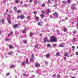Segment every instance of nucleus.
Listing matches in <instances>:
<instances>
[{"mask_svg": "<svg viewBox=\"0 0 78 78\" xmlns=\"http://www.w3.org/2000/svg\"><path fill=\"white\" fill-rule=\"evenodd\" d=\"M50 39L51 42H56L57 41V37L54 36H52L50 37Z\"/></svg>", "mask_w": 78, "mask_h": 78, "instance_id": "f257e3e1", "label": "nucleus"}, {"mask_svg": "<svg viewBox=\"0 0 78 78\" xmlns=\"http://www.w3.org/2000/svg\"><path fill=\"white\" fill-rule=\"evenodd\" d=\"M31 58L30 59V61L32 62H34V54H33L32 55H31Z\"/></svg>", "mask_w": 78, "mask_h": 78, "instance_id": "f03ea898", "label": "nucleus"}, {"mask_svg": "<svg viewBox=\"0 0 78 78\" xmlns=\"http://www.w3.org/2000/svg\"><path fill=\"white\" fill-rule=\"evenodd\" d=\"M76 4H73L72 5V7L71 8V9L72 10H74L75 9H76V10H77V9L76 7Z\"/></svg>", "mask_w": 78, "mask_h": 78, "instance_id": "7ed1b4c3", "label": "nucleus"}, {"mask_svg": "<svg viewBox=\"0 0 78 78\" xmlns=\"http://www.w3.org/2000/svg\"><path fill=\"white\" fill-rule=\"evenodd\" d=\"M35 67L37 68H39L41 67V65H40V63H39L38 62H36L35 63Z\"/></svg>", "mask_w": 78, "mask_h": 78, "instance_id": "20e7f679", "label": "nucleus"}, {"mask_svg": "<svg viewBox=\"0 0 78 78\" xmlns=\"http://www.w3.org/2000/svg\"><path fill=\"white\" fill-rule=\"evenodd\" d=\"M53 16L56 17H58L59 16V14L58 12H54L53 14Z\"/></svg>", "mask_w": 78, "mask_h": 78, "instance_id": "39448f33", "label": "nucleus"}, {"mask_svg": "<svg viewBox=\"0 0 78 78\" xmlns=\"http://www.w3.org/2000/svg\"><path fill=\"white\" fill-rule=\"evenodd\" d=\"M48 41H49L47 37H46L44 38V39L43 40V42H46Z\"/></svg>", "mask_w": 78, "mask_h": 78, "instance_id": "423d86ee", "label": "nucleus"}, {"mask_svg": "<svg viewBox=\"0 0 78 78\" xmlns=\"http://www.w3.org/2000/svg\"><path fill=\"white\" fill-rule=\"evenodd\" d=\"M64 56L65 57H69V55H68V53L67 52H65L64 54Z\"/></svg>", "mask_w": 78, "mask_h": 78, "instance_id": "0eeeda50", "label": "nucleus"}, {"mask_svg": "<svg viewBox=\"0 0 78 78\" xmlns=\"http://www.w3.org/2000/svg\"><path fill=\"white\" fill-rule=\"evenodd\" d=\"M18 26H19L18 24H16L15 25H13V28H17V27H18Z\"/></svg>", "mask_w": 78, "mask_h": 78, "instance_id": "6e6552de", "label": "nucleus"}, {"mask_svg": "<svg viewBox=\"0 0 78 78\" xmlns=\"http://www.w3.org/2000/svg\"><path fill=\"white\" fill-rule=\"evenodd\" d=\"M40 16L41 17V19H44L45 17V16L43 14H41L40 15Z\"/></svg>", "mask_w": 78, "mask_h": 78, "instance_id": "1a4fd4ad", "label": "nucleus"}, {"mask_svg": "<svg viewBox=\"0 0 78 78\" xmlns=\"http://www.w3.org/2000/svg\"><path fill=\"white\" fill-rule=\"evenodd\" d=\"M20 18L21 20H23L25 18V16L23 15H21L20 16Z\"/></svg>", "mask_w": 78, "mask_h": 78, "instance_id": "9d476101", "label": "nucleus"}, {"mask_svg": "<svg viewBox=\"0 0 78 78\" xmlns=\"http://www.w3.org/2000/svg\"><path fill=\"white\" fill-rule=\"evenodd\" d=\"M64 44V43H61V44H60V45H59V46H58L59 48L60 47H64V46L63 45Z\"/></svg>", "mask_w": 78, "mask_h": 78, "instance_id": "9b49d317", "label": "nucleus"}, {"mask_svg": "<svg viewBox=\"0 0 78 78\" xmlns=\"http://www.w3.org/2000/svg\"><path fill=\"white\" fill-rule=\"evenodd\" d=\"M7 21H8V23H9V24H12V22L10 21V19H7Z\"/></svg>", "mask_w": 78, "mask_h": 78, "instance_id": "f8f14e48", "label": "nucleus"}, {"mask_svg": "<svg viewBox=\"0 0 78 78\" xmlns=\"http://www.w3.org/2000/svg\"><path fill=\"white\" fill-rule=\"evenodd\" d=\"M9 48L10 49L13 48V47L11 45H9Z\"/></svg>", "mask_w": 78, "mask_h": 78, "instance_id": "ddd939ff", "label": "nucleus"}, {"mask_svg": "<svg viewBox=\"0 0 78 78\" xmlns=\"http://www.w3.org/2000/svg\"><path fill=\"white\" fill-rule=\"evenodd\" d=\"M68 30V29H67L66 27H64V32H66Z\"/></svg>", "mask_w": 78, "mask_h": 78, "instance_id": "4468645a", "label": "nucleus"}, {"mask_svg": "<svg viewBox=\"0 0 78 78\" xmlns=\"http://www.w3.org/2000/svg\"><path fill=\"white\" fill-rule=\"evenodd\" d=\"M43 23V22H39L38 23H37V25H38L39 26H41V23L42 24Z\"/></svg>", "mask_w": 78, "mask_h": 78, "instance_id": "2eb2a0df", "label": "nucleus"}, {"mask_svg": "<svg viewBox=\"0 0 78 78\" xmlns=\"http://www.w3.org/2000/svg\"><path fill=\"white\" fill-rule=\"evenodd\" d=\"M46 57L48 58L50 57V54H47V55H46Z\"/></svg>", "mask_w": 78, "mask_h": 78, "instance_id": "dca6fc26", "label": "nucleus"}, {"mask_svg": "<svg viewBox=\"0 0 78 78\" xmlns=\"http://www.w3.org/2000/svg\"><path fill=\"white\" fill-rule=\"evenodd\" d=\"M56 55L57 56H61V55H60V54L59 53H56Z\"/></svg>", "mask_w": 78, "mask_h": 78, "instance_id": "f3484780", "label": "nucleus"}, {"mask_svg": "<svg viewBox=\"0 0 78 78\" xmlns=\"http://www.w3.org/2000/svg\"><path fill=\"white\" fill-rule=\"evenodd\" d=\"M41 11L42 12L41 14H46V12L44 10H41Z\"/></svg>", "mask_w": 78, "mask_h": 78, "instance_id": "a211bd4d", "label": "nucleus"}, {"mask_svg": "<svg viewBox=\"0 0 78 78\" xmlns=\"http://www.w3.org/2000/svg\"><path fill=\"white\" fill-rule=\"evenodd\" d=\"M13 52L12 51H10L9 52V53H8V54L9 55H12V53Z\"/></svg>", "mask_w": 78, "mask_h": 78, "instance_id": "6ab92c4d", "label": "nucleus"}, {"mask_svg": "<svg viewBox=\"0 0 78 78\" xmlns=\"http://www.w3.org/2000/svg\"><path fill=\"white\" fill-rule=\"evenodd\" d=\"M13 33V32L12 31H11L10 33L8 35V36L9 37L11 35H12V34Z\"/></svg>", "mask_w": 78, "mask_h": 78, "instance_id": "aec40b11", "label": "nucleus"}, {"mask_svg": "<svg viewBox=\"0 0 78 78\" xmlns=\"http://www.w3.org/2000/svg\"><path fill=\"white\" fill-rule=\"evenodd\" d=\"M28 58H27L26 59V63L28 65L29 63V61H28Z\"/></svg>", "mask_w": 78, "mask_h": 78, "instance_id": "412c9836", "label": "nucleus"}, {"mask_svg": "<svg viewBox=\"0 0 78 78\" xmlns=\"http://www.w3.org/2000/svg\"><path fill=\"white\" fill-rule=\"evenodd\" d=\"M22 65L23 66H25V62H22Z\"/></svg>", "mask_w": 78, "mask_h": 78, "instance_id": "4be33fe9", "label": "nucleus"}, {"mask_svg": "<svg viewBox=\"0 0 78 78\" xmlns=\"http://www.w3.org/2000/svg\"><path fill=\"white\" fill-rule=\"evenodd\" d=\"M27 40H23V43L24 44H26L27 43Z\"/></svg>", "mask_w": 78, "mask_h": 78, "instance_id": "5701e85b", "label": "nucleus"}, {"mask_svg": "<svg viewBox=\"0 0 78 78\" xmlns=\"http://www.w3.org/2000/svg\"><path fill=\"white\" fill-rule=\"evenodd\" d=\"M33 32H30V37H31L32 36H33Z\"/></svg>", "mask_w": 78, "mask_h": 78, "instance_id": "b1692460", "label": "nucleus"}, {"mask_svg": "<svg viewBox=\"0 0 78 78\" xmlns=\"http://www.w3.org/2000/svg\"><path fill=\"white\" fill-rule=\"evenodd\" d=\"M73 32V34H76L77 33V31L76 30H74Z\"/></svg>", "mask_w": 78, "mask_h": 78, "instance_id": "393cba45", "label": "nucleus"}, {"mask_svg": "<svg viewBox=\"0 0 78 78\" xmlns=\"http://www.w3.org/2000/svg\"><path fill=\"white\" fill-rule=\"evenodd\" d=\"M73 42H76V38H74L72 40Z\"/></svg>", "mask_w": 78, "mask_h": 78, "instance_id": "a878e982", "label": "nucleus"}, {"mask_svg": "<svg viewBox=\"0 0 78 78\" xmlns=\"http://www.w3.org/2000/svg\"><path fill=\"white\" fill-rule=\"evenodd\" d=\"M49 3L51 4V2L50 0H48V4Z\"/></svg>", "mask_w": 78, "mask_h": 78, "instance_id": "bb28decb", "label": "nucleus"}, {"mask_svg": "<svg viewBox=\"0 0 78 78\" xmlns=\"http://www.w3.org/2000/svg\"><path fill=\"white\" fill-rule=\"evenodd\" d=\"M62 2L65 4H66L67 3V2L66 1H62Z\"/></svg>", "mask_w": 78, "mask_h": 78, "instance_id": "cd10ccee", "label": "nucleus"}, {"mask_svg": "<svg viewBox=\"0 0 78 78\" xmlns=\"http://www.w3.org/2000/svg\"><path fill=\"white\" fill-rule=\"evenodd\" d=\"M57 44H53L52 45V46H53V47H55L56 46H57Z\"/></svg>", "mask_w": 78, "mask_h": 78, "instance_id": "c85d7f7f", "label": "nucleus"}, {"mask_svg": "<svg viewBox=\"0 0 78 78\" xmlns=\"http://www.w3.org/2000/svg\"><path fill=\"white\" fill-rule=\"evenodd\" d=\"M48 10V13H49L50 12V9H47Z\"/></svg>", "mask_w": 78, "mask_h": 78, "instance_id": "c756f323", "label": "nucleus"}, {"mask_svg": "<svg viewBox=\"0 0 78 78\" xmlns=\"http://www.w3.org/2000/svg\"><path fill=\"white\" fill-rule=\"evenodd\" d=\"M19 2L18 1V0H15V3L17 4L19 3Z\"/></svg>", "mask_w": 78, "mask_h": 78, "instance_id": "7c9ffc66", "label": "nucleus"}, {"mask_svg": "<svg viewBox=\"0 0 78 78\" xmlns=\"http://www.w3.org/2000/svg\"><path fill=\"white\" fill-rule=\"evenodd\" d=\"M22 33L23 34H25L26 33V31H25V30H23Z\"/></svg>", "mask_w": 78, "mask_h": 78, "instance_id": "2f4dec72", "label": "nucleus"}, {"mask_svg": "<svg viewBox=\"0 0 78 78\" xmlns=\"http://www.w3.org/2000/svg\"><path fill=\"white\" fill-rule=\"evenodd\" d=\"M13 9L15 11H16L17 10V9L16 7H14L13 8Z\"/></svg>", "mask_w": 78, "mask_h": 78, "instance_id": "473e14b6", "label": "nucleus"}, {"mask_svg": "<svg viewBox=\"0 0 78 78\" xmlns=\"http://www.w3.org/2000/svg\"><path fill=\"white\" fill-rule=\"evenodd\" d=\"M5 39H6V41H9L10 40V39H9V38H8L7 37H6Z\"/></svg>", "mask_w": 78, "mask_h": 78, "instance_id": "72a5a7b5", "label": "nucleus"}, {"mask_svg": "<svg viewBox=\"0 0 78 78\" xmlns=\"http://www.w3.org/2000/svg\"><path fill=\"white\" fill-rule=\"evenodd\" d=\"M4 21H5V20H4V19H2V23H3Z\"/></svg>", "mask_w": 78, "mask_h": 78, "instance_id": "f704fd0d", "label": "nucleus"}, {"mask_svg": "<svg viewBox=\"0 0 78 78\" xmlns=\"http://www.w3.org/2000/svg\"><path fill=\"white\" fill-rule=\"evenodd\" d=\"M45 6V4L44 3H43V4H42V5H41L42 7H44Z\"/></svg>", "mask_w": 78, "mask_h": 78, "instance_id": "c9c22d12", "label": "nucleus"}, {"mask_svg": "<svg viewBox=\"0 0 78 78\" xmlns=\"http://www.w3.org/2000/svg\"><path fill=\"white\" fill-rule=\"evenodd\" d=\"M45 65H46L47 66H48V63L47 62V61H46L45 62Z\"/></svg>", "mask_w": 78, "mask_h": 78, "instance_id": "e433bc0d", "label": "nucleus"}, {"mask_svg": "<svg viewBox=\"0 0 78 78\" xmlns=\"http://www.w3.org/2000/svg\"><path fill=\"white\" fill-rule=\"evenodd\" d=\"M21 11L20 10H18L17 11V12L18 13H20V12H21Z\"/></svg>", "mask_w": 78, "mask_h": 78, "instance_id": "4c0bfd02", "label": "nucleus"}, {"mask_svg": "<svg viewBox=\"0 0 78 78\" xmlns=\"http://www.w3.org/2000/svg\"><path fill=\"white\" fill-rule=\"evenodd\" d=\"M67 2H68V3H71V1H70V0H68L67 1Z\"/></svg>", "mask_w": 78, "mask_h": 78, "instance_id": "58836bf2", "label": "nucleus"}, {"mask_svg": "<svg viewBox=\"0 0 78 78\" xmlns=\"http://www.w3.org/2000/svg\"><path fill=\"white\" fill-rule=\"evenodd\" d=\"M35 19L36 20H39V19L38 17L37 16H36V17H35Z\"/></svg>", "mask_w": 78, "mask_h": 78, "instance_id": "ea45409f", "label": "nucleus"}, {"mask_svg": "<svg viewBox=\"0 0 78 78\" xmlns=\"http://www.w3.org/2000/svg\"><path fill=\"white\" fill-rule=\"evenodd\" d=\"M47 46H48V47H51V44H48L47 45Z\"/></svg>", "mask_w": 78, "mask_h": 78, "instance_id": "a19ab883", "label": "nucleus"}, {"mask_svg": "<svg viewBox=\"0 0 78 78\" xmlns=\"http://www.w3.org/2000/svg\"><path fill=\"white\" fill-rule=\"evenodd\" d=\"M34 14H37V11H35L34 12Z\"/></svg>", "mask_w": 78, "mask_h": 78, "instance_id": "79ce46f5", "label": "nucleus"}, {"mask_svg": "<svg viewBox=\"0 0 78 78\" xmlns=\"http://www.w3.org/2000/svg\"><path fill=\"white\" fill-rule=\"evenodd\" d=\"M27 19H31V17L29 16H27Z\"/></svg>", "mask_w": 78, "mask_h": 78, "instance_id": "37998d69", "label": "nucleus"}, {"mask_svg": "<svg viewBox=\"0 0 78 78\" xmlns=\"http://www.w3.org/2000/svg\"><path fill=\"white\" fill-rule=\"evenodd\" d=\"M57 4H54V5L53 6L54 7H57Z\"/></svg>", "mask_w": 78, "mask_h": 78, "instance_id": "c03bdc74", "label": "nucleus"}, {"mask_svg": "<svg viewBox=\"0 0 78 78\" xmlns=\"http://www.w3.org/2000/svg\"><path fill=\"white\" fill-rule=\"evenodd\" d=\"M56 76V74H55L52 76V77H55Z\"/></svg>", "mask_w": 78, "mask_h": 78, "instance_id": "a18cd8bd", "label": "nucleus"}, {"mask_svg": "<svg viewBox=\"0 0 78 78\" xmlns=\"http://www.w3.org/2000/svg\"><path fill=\"white\" fill-rule=\"evenodd\" d=\"M34 3L35 4H37V1H35V2H34Z\"/></svg>", "mask_w": 78, "mask_h": 78, "instance_id": "49530a36", "label": "nucleus"}, {"mask_svg": "<svg viewBox=\"0 0 78 78\" xmlns=\"http://www.w3.org/2000/svg\"><path fill=\"white\" fill-rule=\"evenodd\" d=\"M14 66V65H12V66H10V68H12Z\"/></svg>", "mask_w": 78, "mask_h": 78, "instance_id": "de8ad7c7", "label": "nucleus"}, {"mask_svg": "<svg viewBox=\"0 0 78 78\" xmlns=\"http://www.w3.org/2000/svg\"><path fill=\"white\" fill-rule=\"evenodd\" d=\"M10 74V73H7V74H6V76H9V75Z\"/></svg>", "mask_w": 78, "mask_h": 78, "instance_id": "09e8293b", "label": "nucleus"}, {"mask_svg": "<svg viewBox=\"0 0 78 78\" xmlns=\"http://www.w3.org/2000/svg\"><path fill=\"white\" fill-rule=\"evenodd\" d=\"M38 46V44H37L36 46H35L34 47L36 48H37Z\"/></svg>", "mask_w": 78, "mask_h": 78, "instance_id": "8fccbe9b", "label": "nucleus"}, {"mask_svg": "<svg viewBox=\"0 0 78 78\" xmlns=\"http://www.w3.org/2000/svg\"><path fill=\"white\" fill-rule=\"evenodd\" d=\"M20 17V16H18L17 17V19H19Z\"/></svg>", "mask_w": 78, "mask_h": 78, "instance_id": "3c124183", "label": "nucleus"}, {"mask_svg": "<svg viewBox=\"0 0 78 78\" xmlns=\"http://www.w3.org/2000/svg\"><path fill=\"white\" fill-rule=\"evenodd\" d=\"M24 7H27V4H25L24 5Z\"/></svg>", "mask_w": 78, "mask_h": 78, "instance_id": "603ef678", "label": "nucleus"}, {"mask_svg": "<svg viewBox=\"0 0 78 78\" xmlns=\"http://www.w3.org/2000/svg\"><path fill=\"white\" fill-rule=\"evenodd\" d=\"M72 49H75V46H72V48H71Z\"/></svg>", "mask_w": 78, "mask_h": 78, "instance_id": "864d4df0", "label": "nucleus"}, {"mask_svg": "<svg viewBox=\"0 0 78 78\" xmlns=\"http://www.w3.org/2000/svg\"><path fill=\"white\" fill-rule=\"evenodd\" d=\"M29 2L30 3H32L33 2V1H32V0H30Z\"/></svg>", "mask_w": 78, "mask_h": 78, "instance_id": "5fc2aeb1", "label": "nucleus"}, {"mask_svg": "<svg viewBox=\"0 0 78 78\" xmlns=\"http://www.w3.org/2000/svg\"><path fill=\"white\" fill-rule=\"evenodd\" d=\"M23 76H27V75H26L25 73L23 74Z\"/></svg>", "mask_w": 78, "mask_h": 78, "instance_id": "6e6d98bb", "label": "nucleus"}, {"mask_svg": "<svg viewBox=\"0 0 78 78\" xmlns=\"http://www.w3.org/2000/svg\"><path fill=\"white\" fill-rule=\"evenodd\" d=\"M60 75H58L57 76V78H59L60 77Z\"/></svg>", "mask_w": 78, "mask_h": 78, "instance_id": "4d7b16f0", "label": "nucleus"}, {"mask_svg": "<svg viewBox=\"0 0 78 78\" xmlns=\"http://www.w3.org/2000/svg\"><path fill=\"white\" fill-rule=\"evenodd\" d=\"M68 19L67 17H66L65 18V20H68Z\"/></svg>", "mask_w": 78, "mask_h": 78, "instance_id": "13d9d810", "label": "nucleus"}, {"mask_svg": "<svg viewBox=\"0 0 78 78\" xmlns=\"http://www.w3.org/2000/svg\"><path fill=\"white\" fill-rule=\"evenodd\" d=\"M7 13H5L4 15V16H5L7 15Z\"/></svg>", "mask_w": 78, "mask_h": 78, "instance_id": "bf43d9fd", "label": "nucleus"}, {"mask_svg": "<svg viewBox=\"0 0 78 78\" xmlns=\"http://www.w3.org/2000/svg\"><path fill=\"white\" fill-rule=\"evenodd\" d=\"M50 17L51 18H52L53 17V16H52V15H51L50 16Z\"/></svg>", "mask_w": 78, "mask_h": 78, "instance_id": "052dcab7", "label": "nucleus"}, {"mask_svg": "<svg viewBox=\"0 0 78 78\" xmlns=\"http://www.w3.org/2000/svg\"><path fill=\"white\" fill-rule=\"evenodd\" d=\"M63 58H64V60H66V57H64Z\"/></svg>", "mask_w": 78, "mask_h": 78, "instance_id": "680f3d73", "label": "nucleus"}, {"mask_svg": "<svg viewBox=\"0 0 78 78\" xmlns=\"http://www.w3.org/2000/svg\"><path fill=\"white\" fill-rule=\"evenodd\" d=\"M20 4H21L22 5L23 4V2L22 1H21V2H20Z\"/></svg>", "mask_w": 78, "mask_h": 78, "instance_id": "e2e57ef3", "label": "nucleus"}, {"mask_svg": "<svg viewBox=\"0 0 78 78\" xmlns=\"http://www.w3.org/2000/svg\"><path fill=\"white\" fill-rule=\"evenodd\" d=\"M8 17H10V15H8Z\"/></svg>", "mask_w": 78, "mask_h": 78, "instance_id": "0e129e2a", "label": "nucleus"}, {"mask_svg": "<svg viewBox=\"0 0 78 78\" xmlns=\"http://www.w3.org/2000/svg\"><path fill=\"white\" fill-rule=\"evenodd\" d=\"M76 55H78V52H76Z\"/></svg>", "mask_w": 78, "mask_h": 78, "instance_id": "69168bd1", "label": "nucleus"}, {"mask_svg": "<svg viewBox=\"0 0 78 78\" xmlns=\"http://www.w3.org/2000/svg\"><path fill=\"white\" fill-rule=\"evenodd\" d=\"M71 23H72V24H74V22H71Z\"/></svg>", "mask_w": 78, "mask_h": 78, "instance_id": "338daca9", "label": "nucleus"}, {"mask_svg": "<svg viewBox=\"0 0 78 78\" xmlns=\"http://www.w3.org/2000/svg\"><path fill=\"white\" fill-rule=\"evenodd\" d=\"M77 26H78L77 28V29L78 30V22L77 23Z\"/></svg>", "mask_w": 78, "mask_h": 78, "instance_id": "774afa93", "label": "nucleus"}]
</instances>
